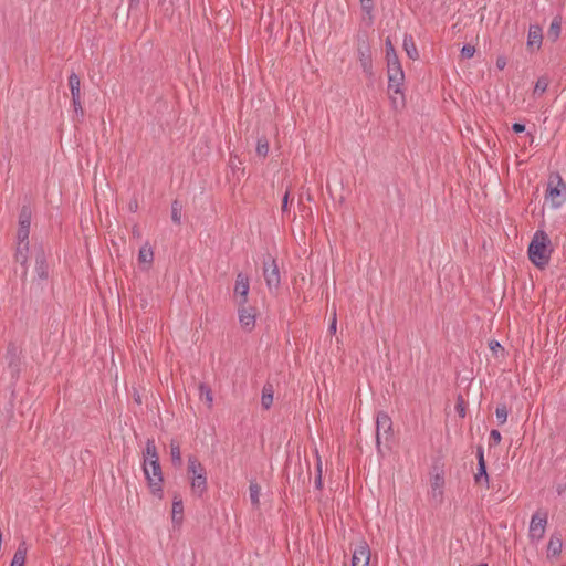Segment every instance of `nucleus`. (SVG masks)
Listing matches in <instances>:
<instances>
[{"mask_svg": "<svg viewBox=\"0 0 566 566\" xmlns=\"http://www.w3.org/2000/svg\"><path fill=\"white\" fill-rule=\"evenodd\" d=\"M387 70L402 67L391 39L388 36L385 41Z\"/></svg>", "mask_w": 566, "mask_h": 566, "instance_id": "17", "label": "nucleus"}, {"mask_svg": "<svg viewBox=\"0 0 566 566\" xmlns=\"http://www.w3.org/2000/svg\"><path fill=\"white\" fill-rule=\"evenodd\" d=\"M260 492H261V486L259 485V483L254 480L250 481V485H249L250 501L254 507H259V505H260Z\"/></svg>", "mask_w": 566, "mask_h": 566, "instance_id": "32", "label": "nucleus"}, {"mask_svg": "<svg viewBox=\"0 0 566 566\" xmlns=\"http://www.w3.org/2000/svg\"><path fill=\"white\" fill-rule=\"evenodd\" d=\"M239 310V322L241 326L251 332L255 326V308L252 306H245V305H238Z\"/></svg>", "mask_w": 566, "mask_h": 566, "instance_id": "16", "label": "nucleus"}, {"mask_svg": "<svg viewBox=\"0 0 566 566\" xmlns=\"http://www.w3.org/2000/svg\"><path fill=\"white\" fill-rule=\"evenodd\" d=\"M307 472L305 478L303 479V483H308L311 481V472H310V463H306Z\"/></svg>", "mask_w": 566, "mask_h": 566, "instance_id": "51", "label": "nucleus"}, {"mask_svg": "<svg viewBox=\"0 0 566 566\" xmlns=\"http://www.w3.org/2000/svg\"><path fill=\"white\" fill-rule=\"evenodd\" d=\"M263 276L270 291L279 289L281 284L280 271L275 259L271 255H268V260L263 262Z\"/></svg>", "mask_w": 566, "mask_h": 566, "instance_id": "10", "label": "nucleus"}, {"mask_svg": "<svg viewBox=\"0 0 566 566\" xmlns=\"http://www.w3.org/2000/svg\"><path fill=\"white\" fill-rule=\"evenodd\" d=\"M69 87L71 91L72 106L74 109V119L82 120L84 118V111L81 102V80L80 76L72 72L69 76Z\"/></svg>", "mask_w": 566, "mask_h": 566, "instance_id": "8", "label": "nucleus"}, {"mask_svg": "<svg viewBox=\"0 0 566 566\" xmlns=\"http://www.w3.org/2000/svg\"><path fill=\"white\" fill-rule=\"evenodd\" d=\"M199 391L201 400H203L207 403L208 408H211L213 402V395L211 388L202 382L199 385Z\"/></svg>", "mask_w": 566, "mask_h": 566, "instance_id": "33", "label": "nucleus"}, {"mask_svg": "<svg viewBox=\"0 0 566 566\" xmlns=\"http://www.w3.org/2000/svg\"><path fill=\"white\" fill-rule=\"evenodd\" d=\"M336 328H337V322H336V314L334 313V316H333V319L328 326V332L331 334H335L336 333Z\"/></svg>", "mask_w": 566, "mask_h": 566, "instance_id": "47", "label": "nucleus"}, {"mask_svg": "<svg viewBox=\"0 0 566 566\" xmlns=\"http://www.w3.org/2000/svg\"><path fill=\"white\" fill-rule=\"evenodd\" d=\"M475 53V48L471 44H464L461 49L462 59H471Z\"/></svg>", "mask_w": 566, "mask_h": 566, "instance_id": "40", "label": "nucleus"}, {"mask_svg": "<svg viewBox=\"0 0 566 566\" xmlns=\"http://www.w3.org/2000/svg\"><path fill=\"white\" fill-rule=\"evenodd\" d=\"M137 207H138L137 201H134V202H130V203H129V209H130L132 211H136Z\"/></svg>", "mask_w": 566, "mask_h": 566, "instance_id": "52", "label": "nucleus"}, {"mask_svg": "<svg viewBox=\"0 0 566 566\" xmlns=\"http://www.w3.org/2000/svg\"><path fill=\"white\" fill-rule=\"evenodd\" d=\"M31 218V207L29 205H23L19 212V227L17 232V239L21 242L29 239Z\"/></svg>", "mask_w": 566, "mask_h": 566, "instance_id": "12", "label": "nucleus"}, {"mask_svg": "<svg viewBox=\"0 0 566 566\" xmlns=\"http://www.w3.org/2000/svg\"><path fill=\"white\" fill-rule=\"evenodd\" d=\"M548 85H549V80L547 76L538 77V80L535 83L533 95L534 96L542 95L543 93L546 92Z\"/></svg>", "mask_w": 566, "mask_h": 566, "instance_id": "35", "label": "nucleus"}, {"mask_svg": "<svg viewBox=\"0 0 566 566\" xmlns=\"http://www.w3.org/2000/svg\"><path fill=\"white\" fill-rule=\"evenodd\" d=\"M502 436L499 430L493 429L490 432V447L497 446L501 442Z\"/></svg>", "mask_w": 566, "mask_h": 566, "instance_id": "42", "label": "nucleus"}, {"mask_svg": "<svg viewBox=\"0 0 566 566\" xmlns=\"http://www.w3.org/2000/svg\"><path fill=\"white\" fill-rule=\"evenodd\" d=\"M556 491H557V494H558V495H562V494L566 491V484H565V483H563V484H558V485L556 486Z\"/></svg>", "mask_w": 566, "mask_h": 566, "instance_id": "50", "label": "nucleus"}, {"mask_svg": "<svg viewBox=\"0 0 566 566\" xmlns=\"http://www.w3.org/2000/svg\"><path fill=\"white\" fill-rule=\"evenodd\" d=\"M385 438L386 441V448L388 450L391 449L389 442L394 438V431H392V421L389 415L386 411H378L376 417V448L377 453L380 457H384V450L381 447V439Z\"/></svg>", "mask_w": 566, "mask_h": 566, "instance_id": "4", "label": "nucleus"}, {"mask_svg": "<svg viewBox=\"0 0 566 566\" xmlns=\"http://www.w3.org/2000/svg\"><path fill=\"white\" fill-rule=\"evenodd\" d=\"M361 10L368 15L370 22L373 21L374 0H360Z\"/></svg>", "mask_w": 566, "mask_h": 566, "instance_id": "39", "label": "nucleus"}, {"mask_svg": "<svg viewBox=\"0 0 566 566\" xmlns=\"http://www.w3.org/2000/svg\"><path fill=\"white\" fill-rule=\"evenodd\" d=\"M153 260H154V251L151 249V247H148L147 244L143 245L140 249H139V252H138V262L140 264H147V269L153 263Z\"/></svg>", "mask_w": 566, "mask_h": 566, "instance_id": "30", "label": "nucleus"}, {"mask_svg": "<svg viewBox=\"0 0 566 566\" xmlns=\"http://www.w3.org/2000/svg\"><path fill=\"white\" fill-rule=\"evenodd\" d=\"M370 548L366 541L361 539L353 549L352 566H369Z\"/></svg>", "mask_w": 566, "mask_h": 566, "instance_id": "13", "label": "nucleus"}, {"mask_svg": "<svg viewBox=\"0 0 566 566\" xmlns=\"http://www.w3.org/2000/svg\"><path fill=\"white\" fill-rule=\"evenodd\" d=\"M143 471L147 480L150 493L159 499L163 497V471L159 458L153 459L147 464H143Z\"/></svg>", "mask_w": 566, "mask_h": 566, "instance_id": "5", "label": "nucleus"}, {"mask_svg": "<svg viewBox=\"0 0 566 566\" xmlns=\"http://www.w3.org/2000/svg\"><path fill=\"white\" fill-rule=\"evenodd\" d=\"M7 369L6 371L10 376L11 385H15L20 378L22 369L21 349L13 342H10L7 346L6 352Z\"/></svg>", "mask_w": 566, "mask_h": 566, "instance_id": "7", "label": "nucleus"}, {"mask_svg": "<svg viewBox=\"0 0 566 566\" xmlns=\"http://www.w3.org/2000/svg\"><path fill=\"white\" fill-rule=\"evenodd\" d=\"M191 490L192 492L201 497L202 494L207 491V473L198 474L190 476Z\"/></svg>", "mask_w": 566, "mask_h": 566, "instance_id": "19", "label": "nucleus"}, {"mask_svg": "<svg viewBox=\"0 0 566 566\" xmlns=\"http://www.w3.org/2000/svg\"><path fill=\"white\" fill-rule=\"evenodd\" d=\"M181 211H182V205L178 199H175L171 202V220L176 224H180L181 222Z\"/></svg>", "mask_w": 566, "mask_h": 566, "instance_id": "34", "label": "nucleus"}, {"mask_svg": "<svg viewBox=\"0 0 566 566\" xmlns=\"http://www.w3.org/2000/svg\"><path fill=\"white\" fill-rule=\"evenodd\" d=\"M545 200L553 209H557L566 202V184L558 172H552L548 176Z\"/></svg>", "mask_w": 566, "mask_h": 566, "instance_id": "2", "label": "nucleus"}, {"mask_svg": "<svg viewBox=\"0 0 566 566\" xmlns=\"http://www.w3.org/2000/svg\"><path fill=\"white\" fill-rule=\"evenodd\" d=\"M562 22L563 18L560 14H557L553 18L551 25L547 30V39L549 41L556 42L559 39L562 32Z\"/></svg>", "mask_w": 566, "mask_h": 566, "instance_id": "20", "label": "nucleus"}, {"mask_svg": "<svg viewBox=\"0 0 566 566\" xmlns=\"http://www.w3.org/2000/svg\"><path fill=\"white\" fill-rule=\"evenodd\" d=\"M35 258V272L40 280H48L49 277V264L46 261V253L42 244L34 247Z\"/></svg>", "mask_w": 566, "mask_h": 566, "instance_id": "15", "label": "nucleus"}, {"mask_svg": "<svg viewBox=\"0 0 566 566\" xmlns=\"http://www.w3.org/2000/svg\"><path fill=\"white\" fill-rule=\"evenodd\" d=\"M543 40V30L539 25H531L527 34V48L533 51V48L539 49Z\"/></svg>", "mask_w": 566, "mask_h": 566, "instance_id": "18", "label": "nucleus"}, {"mask_svg": "<svg viewBox=\"0 0 566 566\" xmlns=\"http://www.w3.org/2000/svg\"><path fill=\"white\" fill-rule=\"evenodd\" d=\"M27 552H28L27 543L21 542L13 555L10 566H24L25 558H27Z\"/></svg>", "mask_w": 566, "mask_h": 566, "instance_id": "25", "label": "nucleus"}, {"mask_svg": "<svg viewBox=\"0 0 566 566\" xmlns=\"http://www.w3.org/2000/svg\"><path fill=\"white\" fill-rule=\"evenodd\" d=\"M479 566H489L486 563H482Z\"/></svg>", "mask_w": 566, "mask_h": 566, "instance_id": "53", "label": "nucleus"}, {"mask_svg": "<svg viewBox=\"0 0 566 566\" xmlns=\"http://www.w3.org/2000/svg\"><path fill=\"white\" fill-rule=\"evenodd\" d=\"M430 478L431 494L437 503H441L443 499V486H444V471L442 467L437 463L432 465Z\"/></svg>", "mask_w": 566, "mask_h": 566, "instance_id": "11", "label": "nucleus"}, {"mask_svg": "<svg viewBox=\"0 0 566 566\" xmlns=\"http://www.w3.org/2000/svg\"><path fill=\"white\" fill-rule=\"evenodd\" d=\"M507 407L505 403H499L495 409V416L499 422V426H502L507 420Z\"/></svg>", "mask_w": 566, "mask_h": 566, "instance_id": "36", "label": "nucleus"}, {"mask_svg": "<svg viewBox=\"0 0 566 566\" xmlns=\"http://www.w3.org/2000/svg\"><path fill=\"white\" fill-rule=\"evenodd\" d=\"M455 411L460 418H464L467 415V402L461 394L457 396Z\"/></svg>", "mask_w": 566, "mask_h": 566, "instance_id": "38", "label": "nucleus"}, {"mask_svg": "<svg viewBox=\"0 0 566 566\" xmlns=\"http://www.w3.org/2000/svg\"><path fill=\"white\" fill-rule=\"evenodd\" d=\"M188 474L191 475H198V474H206L205 467L200 463V461L195 455L188 457Z\"/></svg>", "mask_w": 566, "mask_h": 566, "instance_id": "28", "label": "nucleus"}, {"mask_svg": "<svg viewBox=\"0 0 566 566\" xmlns=\"http://www.w3.org/2000/svg\"><path fill=\"white\" fill-rule=\"evenodd\" d=\"M273 385L270 382H266L262 388V397H261V405L262 407L268 410L271 408L273 403Z\"/></svg>", "mask_w": 566, "mask_h": 566, "instance_id": "26", "label": "nucleus"}, {"mask_svg": "<svg viewBox=\"0 0 566 566\" xmlns=\"http://www.w3.org/2000/svg\"><path fill=\"white\" fill-rule=\"evenodd\" d=\"M474 482L476 484H483L489 488L490 479L486 471V463H478V471L474 474Z\"/></svg>", "mask_w": 566, "mask_h": 566, "instance_id": "31", "label": "nucleus"}, {"mask_svg": "<svg viewBox=\"0 0 566 566\" xmlns=\"http://www.w3.org/2000/svg\"><path fill=\"white\" fill-rule=\"evenodd\" d=\"M172 522L180 524L184 518V503L180 495L176 494L172 499Z\"/></svg>", "mask_w": 566, "mask_h": 566, "instance_id": "22", "label": "nucleus"}, {"mask_svg": "<svg viewBox=\"0 0 566 566\" xmlns=\"http://www.w3.org/2000/svg\"><path fill=\"white\" fill-rule=\"evenodd\" d=\"M170 457L171 463L175 468H180L182 465L180 444L177 440L172 439L170 441Z\"/></svg>", "mask_w": 566, "mask_h": 566, "instance_id": "27", "label": "nucleus"}, {"mask_svg": "<svg viewBox=\"0 0 566 566\" xmlns=\"http://www.w3.org/2000/svg\"><path fill=\"white\" fill-rule=\"evenodd\" d=\"M403 50L407 56L413 61L419 59V53L415 40L411 34H405L403 38Z\"/></svg>", "mask_w": 566, "mask_h": 566, "instance_id": "24", "label": "nucleus"}, {"mask_svg": "<svg viewBox=\"0 0 566 566\" xmlns=\"http://www.w3.org/2000/svg\"><path fill=\"white\" fill-rule=\"evenodd\" d=\"M562 566H566V565H562Z\"/></svg>", "mask_w": 566, "mask_h": 566, "instance_id": "54", "label": "nucleus"}, {"mask_svg": "<svg viewBox=\"0 0 566 566\" xmlns=\"http://www.w3.org/2000/svg\"><path fill=\"white\" fill-rule=\"evenodd\" d=\"M250 290L249 276L242 272L237 274L234 295L239 297L238 305H247Z\"/></svg>", "mask_w": 566, "mask_h": 566, "instance_id": "14", "label": "nucleus"}, {"mask_svg": "<svg viewBox=\"0 0 566 566\" xmlns=\"http://www.w3.org/2000/svg\"><path fill=\"white\" fill-rule=\"evenodd\" d=\"M512 130L515 133V134H521L525 130V125L522 124V123H514L512 125Z\"/></svg>", "mask_w": 566, "mask_h": 566, "instance_id": "46", "label": "nucleus"}, {"mask_svg": "<svg viewBox=\"0 0 566 566\" xmlns=\"http://www.w3.org/2000/svg\"><path fill=\"white\" fill-rule=\"evenodd\" d=\"M140 0H129V10H134L139 7Z\"/></svg>", "mask_w": 566, "mask_h": 566, "instance_id": "49", "label": "nucleus"}, {"mask_svg": "<svg viewBox=\"0 0 566 566\" xmlns=\"http://www.w3.org/2000/svg\"><path fill=\"white\" fill-rule=\"evenodd\" d=\"M547 520L548 513L546 511L538 510L532 515L528 530L531 541L538 542L544 537Z\"/></svg>", "mask_w": 566, "mask_h": 566, "instance_id": "9", "label": "nucleus"}, {"mask_svg": "<svg viewBox=\"0 0 566 566\" xmlns=\"http://www.w3.org/2000/svg\"><path fill=\"white\" fill-rule=\"evenodd\" d=\"M506 65V60L504 56H499L496 59V67L500 69V70H503Z\"/></svg>", "mask_w": 566, "mask_h": 566, "instance_id": "48", "label": "nucleus"}, {"mask_svg": "<svg viewBox=\"0 0 566 566\" xmlns=\"http://www.w3.org/2000/svg\"><path fill=\"white\" fill-rule=\"evenodd\" d=\"M159 458L157 447L155 444L154 439H147L146 447L144 450V463L150 462L153 459Z\"/></svg>", "mask_w": 566, "mask_h": 566, "instance_id": "29", "label": "nucleus"}, {"mask_svg": "<svg viewBox=\"0 0 566 566\" xmlns=\"http://www.w3.org/2000/svg\"><path fill=\"white\" fill-rule=\"evenodd\" d=\"M476 460H478V463H486L485 459H484V450H483L482 446H479L476 448Z\"/></svg>", "mask_w": 566, "mask_h": 566, "instance_id": "43", "label": "nucleus"}, {"mask_svg": "<svg viewBox=\"0 0 566 566\" xmlns=\"http://www.w3.org/2000/svg\"><path fill=\"white\" fill-rule=\"evenodd\" d=\"M28 252H29V239H27L22 242L18 240L14 259L17 262H19L23 266H25V264L28 262Z\"/></svg>", "mask_w": 566, "mask_h": 566, "instance_id": "23", "label": "nucleus"}, {"mask_svg": "<svg viewBox=\"0 0 566 566\" xmlns=\"http://www.w3.org/2000/svg\"><path fill=\"white\" fill-rule=\"evenodd\" d=\"M554 251L552 240L544 230H536L527 247L530 261L538 269H545Z\"/></svg>", "mask_w": 566, "mask_h": 566, "instance_id": "1", "label": "nucleus"}, {"mask_svg": "<svg viewBox=\"0 0 566 566\" xmlns=\"http://www.w3.org/2000/svg\"><path fill=\"white\" fill-rule=\"evenodd\" d=\"M388 73V92L390 94V99L394 108H402L405 107L406 101L402 92V86L405 82V72L402 67L398 69H389Z\"/></svg>", "mask_w": 566, "mask_h": 566, "instance_id": "3", "label": "nucleus"}, {"mask_svg": "<svg viewBox=\"0 0 566 566\" xmlns=\"http://www.w3.org/2000/svg\"><path fill=\"white\" fill-rule=\"evenodd\" d=\"M489 347H490V349H491L494 354H496V353H497V350H500V349H501V350H503L502 345H501L497 340H491V342L489 343Z\"/></svg>", "mask_w": 566, "mask_h": 566, "instance_id": "44", "label": "nucleus"}, {"mask_svg": "<svg viewBox=\"0 0 566 566\" xmlns=\"http://www.w3.org/2000/svg\"><path fill=\"white\" fill-rule=\"evenodd\" d=\"M322 463L319 457H317V465H316V476H315V486L317 489H322Z\"/></svg>", "mask_w": 566, "mask_h": 566, "instance_id": "41", "label": "nucleus"}, {"mask_svg": "<svg viewBox=\"0 0 566 566\" xmlns=\"http://www.w3.org/2000/svg\"><path fill=\"white\" fill-rule=\"evenodd\" d=\"M268 153H269V142H268L266 137L263 136L258 139L256 154L259 156L266 157Z\"/></svg>", "mask_w": 566, "mask_h": 566, "instance_id": "37", "label": "nucleus"}, {"mask_svg": "<svg viewBox=\"0 0 566 566\" xmlns=\"http://www.w3.org/2000/svg\"><path fill=\"white\" fill-rule=\"evenodd\" d=\"M289 197L290 192L286 191L282 199V212L289 211Z\"/></svg>", "mask_w": 566, "mask_h": 566, "instance_id": "45", "label": "nucleus"}, {"mask_svg": "<svg viewBox=\"0 0 566 566\" xmlns=\"http://www.w3.org/2000/svg\"><path fill=\"white\" fill-rule=\"evenodd\" d=\"M563 548V541L560 535L553 534L547 544V557H557L560 555Z\"/></svg>", "mask_w": 566, "mask_h": 566, "instance_id": "21", "label": "nucleus"}, {"mask_svg": "<svg viewBox=\"0 0 566 566\" xmlns=\"http://www.w3.org/2000/svg\"><path fill=\"white\" fill-rule=\"evenodd\" d=\"M357 57L367 77L374 76L371 49L367 33L358 32L356 35Z\"/></svg>", "mask_w": 566, "mask_h": 566, "instance_id": "6", "label": "nucleus"}]
</instances>
